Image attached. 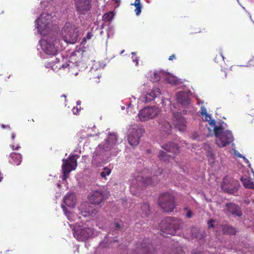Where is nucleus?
<instances>
[{"label":"nucleus","instance_id":"f3484780","mask_svg":"<svg viewBox=\"0 0 254 254\" xmlns=\"http://www.w3.org/2000/svg\"><path fill=\"white\" fill-rule=\"evenodd\" d=\"M104 199V195L102 191L94 190L90 192L89 200L92 204L98 205Z\"/></svg>","mask_w":254,"mask_h":254},{"label":"nucleus","instance_id":"cd10ccee","mask_svg":"<svg viewBox=\"0 0 254 254\" xmlns=\"http://www.w3.org/2000/svg\"><path fill=\"white\" fill-rule=\"evenodd\" d=\"M140 211L142 217H147L150 213V206L147 202H144L140 205Z\"/></svg>","mask_w":254,"mask_h":254},{"label":"nucleus","instance_id":"8fccbe9b","mask_svg":"<svg viewBox=\"0 0 254 254\" xmlns=\"http://www.w3.org/2000/svg\"><path fill=\"white\" fill-rule=\"evenodd\" d=\"M115 226L117 229H120L121 227L119 223H115Z\"/></svg>","mask_w":254,"mask_h":254},{"label":"nucleus","instance_id":"864d4df0","mask_svg":"<svg viewBox=\"0 0 254 254\" xmlns=\"http://www.w3.org/2000/svg\"><path fill=\"white\" fill-rule=\"evenodd\" d=\"M135 188V187L133 186V185H132L131 187H130V190L131 191H133V189Z\"/></svg>","mask_w":254,"mask_h":254},{"label":"nucleus","instance_id":"dca6fc26","mask_svg":"<svg viewBox=\"0 0 254 254\" xmlns=\"http://www.w3.org/2000/svg\"><path fill=\"white\" fill-rule=\"evenodd\" d=\"M227 211L235 217H240L243 215L241 207L238 204L230 202L225 204Z\"/></svg>","mask_w":254,"mask_h":254},{"label":"nucleus","instance_id":"c756f323","mask_svg":"<svg viewBox=\"0 0 254 254\" xmlns=\"http://www.w3.org/2000/svg\"><path fill=\"white\" fill-rule=\"evenodd\" d=\"M244 186L247 189L254 190V182L247 178L241 179Z\"/></svg>","mask_w":254,"mask_h":254},{"label":"nucleus","instance_id":"a211bd4d","mask_svg":"<svg viewBox=\"0 0 254 254\" xmlns=\"http://www.w3.org/2000/svg\"><path fill=\"white\" fill-rule=\"evenodd\" d=\"M176 97L178 102L184 106H187L190 103L189 94L188 92H179L177 93Z\"/></svg>","mask_w":254,"mask_h":254},{"label":"nucleus","instance_id":"4c0bfd02","mask_svg":"<svg viewBox=\"0 0 254 254\" xmlns=\"http://www.w3.org/2000/svg\"><path fill=\"white\" fill-rule=\"evenodd\" d=\"M93 36V34L91 32H88L86 36L82 39L83 42H86L87 40H90Z\"/></svg>","mask_w":254,"mask_h":254},{"label":"nucleus","instance_id":"aec40b11","mask_svg":"<svg viewBox=\"0 0 254 254\" xmlns=\"http://www.w3.org/2000/svg\"><path fill=\"white\" fill-rule=\"evenodd\" d=\"M191 237L192 239L200 240L204 239L205 232L196 227H192L190 230Z\"/></svg>","mask_w":254,"mask_h":254},{"label":"nucleus","instance_id":"4be33fe9","mask_svg":"<svg viewBox=\"0 0 254 254\" xmlns=\"http://www.w3.org/2000/svg\"><path fill=\"white\" fill-rule=\"evenodd\" d=\"M221 187L224 191L230 194H233L237 192L238 190L235 187H233L231 184H228V183L225 181L221 184Z\"/></svg>","mask_w":254,"mask_h":254},{"label":"nucleus","instance_id":"052dcab7","mask_svg":"<svg viewBox=\"0 0 254 254\" xmlns=\"http://www.w3.org/2000/svg\"><path fill=\"white\" fill-rule=\"evenodd\" d=\"M252 61H254V57L252 58Z\"/></svg>","mask_w":254,"mask_h":254},{"label":"nucleus","instance_id":"a19ab883","mask_svg":"<svg viewBox=\"0 0 254 254\" xmlns=\"http://www.w3.org/2000/svg\"><path fill=\"white\" fill-rule=\"evenodd\" d=\"M154 79H153V81L154 82L158 81V80H160V76H159V73L157 72H154Z\"/></svg>","mask_w":254,"mask_h":254},{"label":"nucleus","instance_id":"13d9d810","mask_svg":"<svg viewBox=\"0 0 254 254\" xmlns=\"http://www.w3.org/2000/svg\"><path fill=\"white\" fill-rule=\"evenodd\" d=\"M133 61H134V60H133ZM135 62H136V64H138V61L136 60V59L135 60Z\"/></svg>","mask_w":254,"mask_h":254},{"label":"nucleus","instance_id":"6e6552de","mask_svg":"<svg viewBox=\"0 0 254 254\" xmlns=\"http://www.w3.org/2000/svg\"><path fill=\"white\" fill-rule=\"evenodd\" d=\"M159 112V109L155 106L145 107L139 112L138 117L139 121L145 122L156 117Z\"/></svg>","mask_w":254,"mask_h":254},{"label":"nucleus","instance_id":"5701e85b","mask_svg":"<svg viewBox=\"0 0 254 254\" xmlns=\"http://www.w3.org/2000/svg\"><path fill=\"white\" fill-rule=\"evenodd\" d=\"M64 202L69 207H74L75 204V197L73 193L67 194L64 198Z\"/></svg>","mask_w":254,"mask_h":254},{"label":"nucleus","instance_id":"e2e57ef3","mask_svg":"<svg viewBox=\"0 0 254 254\" xmlns=\"http://www.w3.org/2000/svg\"><path fill=\"white\" fill-rule=\"evenodd\" d=\"M63 96L64 97V98L66 97V96L64 95Z\"/></svg>","mask_w":254,"mask_h":254},{"label":"nucleus","instance_id":"f704fd0d","mask_svg":"<svg viewBox=\"0 0 254 254\" xmlns=\"http://www.w3.org/2000/svg\"><path fill=\"white\" fill-rule=\"evenodd\" d=\"M208 123H209V125L211 126V127L213 128L214 134H215V128H221L223 127L222 124H220V125L219 126H216L215 120L214 119L213 120L211 119L210 121H208Z\"/></svg>","mask_w":254,"mask_h":254},{"label":"nucleus","instance_id":"37998d69","mask_svg":"<svg viewBox=\"0 0 254 254\" xmlns=\"http://www.w3.org/2000/svg\"><path fill=\"white\" fill-rule=\"evenodd\" d=\"M192 216V211L190 210H189L186 214V216L188 218H190Z\"/></svg>","mask_w":254,"mask_h":254},{"label":"nucleus","instance_id":"09e8293b","mask_svg":"<svg viewBox=\"0 0 254 254\" xmlns=\"http://www.w3.org/2000/svg\"><path fill=\"white\" fill-rule=\"evenodd\" d=\"M96 156L94 155L93 157V159H92V163L93 164H96L95 163V161H96Z\"/></svg>","mask_w":254,"mask_h":254},{"label":"nucleus","instance_id":"a18cd8bd","mask_svg":"<svg viewBox=\"0 0 254 254\" xmlns=\"http://www.w3.org/2000/svg\"><path fill=\"white\" fill-rule=\"evenodd\" d=\"M153 91H155V93L157 95V96L160 94V89L159 88L155 89Z\"/></svg>","mask_w":254,"mask_h":254},{"label":"nucleus","instance_id":"680f3d73","mask_svg":"<svg viewBox=\"0 0 254 254\" xmlns=\"http://www.w3.org/2000/svg\"><path fill=\"white\" fill-rule=\"evenodd\" d=\"M2 127L3 128H4V127H5L4 125H2Z\"/></svg>","mask_w":254,"mask_h":254},{"label":"nucleus","instance_id":"bf43d9fd","mask_svg":"<svg viewBox=\"0 0 254 254\" xmlns=\"http://www.w3.org/2000/svg\"><path fill=\"white\" fill-rule=\"evenodd\" d=\"M138 189L137 188H136V194L138 193Z\"/></svg>","mask_w":254,"mask_h":254},{"label":"nucleus","instance_id":"ea45409f","mask_svg":"<svg viewBox=\"0 0 254 254\" xmlns=\"http://www.w3.org/2000/svg\"><path fill=\"white\" fill-rule=\"evenodd\" d=\"M214 222H215V220L213 219H211L208 221L207 224H208V226L209 228H213L214 227V226L213 224Z\"/></svg>","mask_w":254,"mask_h":254},{"label":"nucleus","instance_id":"7c9ffc66","mask_svg":"<svg viewBox=\"0 0 254 254\" xmlns=\"http://www.w3.org/2000/svg\"><path fill=\"white\" fill-rule=\"evenodd\" d=\"M134 5L135 7L134 12L137 15H139L141 11V4L140 0H135L134 3Z\"/></svg>","mask_w":254,"mask_h":254},{"label":"nucleus","instance_id":"7ed1b4c3","mask_svg":"<svg viewBox=\"0 0 254 254\" xmlns=\"http://www.w3.org/2000/svg\"><path fill=\"white\" fill-rule=\"evenodd\" d=\"M62 36L66 43L74 44L78 38L77 27L70 23H66L63 29Z\"/></svg>","mask_w":254,"mask_h":254},{"label":"nucleus","instance_id":"49530a36","mask_svg":"<svg viewBox=\"0 0 254 254\" xmlns=\"http://www.w3.org/2000/svg\"><path fill=\"white\" fill-rule=\"evenodd\" d=\"M175 59H176V56L175 55H172L169 57V61H172Z\"/></svg>","mask_w":254,"mask_h":254},{"label":"nucleus","instance_id":"ddd939ff","mask_svg":"<svg viewBox=\"0 0 254 254\" xmlns=\"http://www.w3.org/2000/svg\"><path fill=\"white\" fill-rule=\"evenodd\" d=\"M173 121L175 128L181 131H184L187 129V121L184 117L180 113H174Z\"/></svg>","mask_w":254,"mask_h":254},{"label":"nucleus","instance_id":"2f4dec72","mask_svg":"<svg viewBox=\"0 0 254 254\" xmlns=\"http://www.w3.org/2000/svg\"><path fill=\"white\" fill-rule=\"evenodd\" d=\"M158 157L160 160L166 161L170 160L171 156L167 154V153L163 151H160Z\"/></svg>","mask_w":254,"mask_h":254},{"label":"nucleus","instance_id":"a878e982","mask_svg":"<svg viewBox=\"0 0 254 254\" xmlns=\"http://www.w3.org/2000/svg\"><path fill=\"white\" fill-rule=\"evenodd\" d=\"M9 157L10 158L9 161L13 165H18L21 162V155L19 153L15 152L11 153Z\"/></svg>","mask_w":254,"mask_h":254},{"label":"nucleus","instance_id":"72a5a7b5","mask_svg":"<svg viewBox=\"0 0 254 254\" xmlns=\"http://www.w3.org/2000/svg\"><path fill=\"white\" fill-rule=\"evenodd\" d=\"M111 172V170L108 167H104L103 171L101 172L100 175L102 178H106L107 176H109Z\"/></svg>","mask_w":254,"mask_h":254},{"label":"nucleus","instance_id":"f03ea898","mask_svg":"<svg viewBox=\"0 0 254 254\" xmlns=\"http://www.w3.org/2000/svg\"><path fill=\"white\" fill-rule=\"evenodd\" d=\"M163 171L159 169L153 176L151 175V172L148 169H144L141 172L140 175L136 176V182H141L145 186L154 185L158 183L160 180L159 177L162 174Z\"/></svg>","mask_w":254,"mask_h":254},{"label":"nucleus","instance_id":"9b49d317","mask_svg":"<svg viewBox=\"0 0 254 254\" xmlns=\"http://www.w3.org/2000/svg\"><path fill=\"white\" fill-rule=\"evenodd\" d=\"M144 132V129L141 127H137L130 129L127 138L128 143L132 146L138 145Z\"/></svg>","mask_w":254,"mask_h":254},{"label":"nucleus","instance_id":"79ce46f5","mask_svg":"<svg viewBox=\"0 0 254 254\" xmlns=\"http://www.w3.org/2000/svg\"><path fill=\"white\" fill-rule=\"evenodd\" d=\"M206 109L204 107H202L201 108V114L202 116H205L207 114Z\"/></svg>","mask_w":254,"mask_h":254},{"label":"nucleus","instance_id":"412c9836","mask_svg":"<svg viewBox=\"0 0 254 254\" xmlns=\"http://www.w3.org/2000/svg\"><path fill=\"white\" fill-rule=\"evenodd\" d=\"M161 147L169 152H172L175 154L179 153V149L178 146L175 143L169 142V143L164 144Z\"/></svg>","mask_w":254,"mask_h":254},{"label":"nucleus","instance_id":"f8f14e48","mask_svg":"<svg viewBox=\"0 0 254 254\" xmlns=\"http://www.w3.org/2000/svg\"><path fill=\"white\" fill-rule=\"evenodd\" d=\"M69 226L71 228H72L74 237L78 241H84L93 235L94 231L91 228L76 229L74 226L72 228L71 225H69Z\"/></svg>","mask_w":254,"mask_h":254},{"label":"nucleus","instance_id":"39448f33","mask_svg":"<svg viewBox=\"0 0 254 254\" xmlns=\"http://www.w3.org/2000/svg\"><path fill=\"white\" fill-rule=\"evenodd\" d=\"M158 204L164 211L167 212L173 211L176 207L174 196L166 192L160 195Z\"/></svg>","mask_w":254,"mask_h":254},{"label":"nucleus","instance_id":"2eb2a0df","mask_svg":"<svg viewBox=\"0 0 254 254\" xmlns=\"http://www.w3.org/2000/svg\"><path fill=\"white\" fill-rule=\"evenodd\" d=\"M79 209L81 214L84 217L88 216H94L99 211L100 208L93 206L88 203L84 202L81 204Z\"/></svg>","mask_w":254,"mask_h":254},{"label":"nucleus","instance_id":"c85d7f7f","mask_svg":"<svg viewBox=\"0 0 254 254\" xmlns=\"http://www.w3.org/2000/svg\"><path fill=\"white\" fill-rule=\"evenodd\" d=\"M62 208H63V210L66 216L67 219L70 221H74L76 220V219L77 218V216L76 215L72 212H70L67 211V208L64 205L62 204L61 205Z\"/></svg>","mask_w":254,"mask_h":254},{"label":"nucleus","instance_id":"9d476101","mask_svg":"<svg viewBox=\"0 0 254 254\" xmlns=\"http://www.w3.org/2000/svg\"><path fill=\"white\" fill-rule=\"evenodd\" d=\"M147 241L145 240L138 242L131 254H156V251Z\"/></svg>","mask_w":254,"mask_h":254},{"label":"nucleus","instance_id":"de8ad7c7","mask_svg":"<svg viewBox=\"0 0 254 254\" xmlns=\"http://www.w3.org/2000/svg\"><path fill=\"white\" fill-rule=\"evenodd\" d=\"M11 148L13 150H18L20 148V146H17L15 147L14 145H12Z\"/></svg>","mask_w":254,"mask_h":254},{"label":"nucleus","instance_id":"c03bdc74","mask_svg":"<svg viewBox=\"0 0 254 254\" xmlns=\"http://www.w3.org/2000/svg\"><path fill=\"white\" fill-rule=\"evenodd\" d=\"M204 116H205V119L204 120V121L208 122L209 121H210L211 120V117L208 114H206Z\"/></svg>","mask_w":254,"mask_h":254},{"label":"nucleus","instance_id":"f257e3e1","mask_svg":"<svg viewBox=\"0 0 254 254\" xmlns=\"http://www.w3.org/2000/svg\"><path fill=\"white\" fill-rule=\"evenodd\" d=\"M182 224L183 221L179 218L168 217L161 221L160 227L163 233L175 235Z\"/></svg>","mask_w":254,"mask_h":254},{"label":"nucleus","instance_id":"6e6d98bb","mask_svg":"<svg viewBox=\"0 0 254 254\" xmlns=\"http://www.w3.org/2000/svg\"><path fill=\"white\" fill-rule=\"evenodd\" d=\"M222 72H223V73H224V77H225V78H226L227 74H226V73H225V72L223 71H222Z\"/></svg>","mask_w":254,"mask_h":254},{"label":"nucleus","instance_id":"393cba45","mask_svg":"<svg viewBox=\"0 0 254 254\" xmlns=\"http://www.w3.org/2000/svg\"><path fill=\"white\" fill-rule=\"evenodd\" d=\"M161 125L162 126L161 131L163 136L168 135L171 133L172 127L168 122L163 121Z\"/></svg>","mask_w":254,"mask_h":254},{"label":"nucleus","instance_id":"20e7f679","mask_svg":"<svg viewBox=\"0 0 254 254\" xmlns=\"http://www.w3.org/2000/svg\"><path fill=\"white\" fill-rule=\"evenodd\" d=\"M216 143L220 147H224L234 140V137L231 131L223 130V127L215 129Z\"/></svg>","mask_w":254,"mask_h":254},{"label":"nucleus","instance_id":"423d86ee","mask_svg":"<svg viewBox=\"0 0 254 254\" xmlns=\"http://www.w3.org/2000/svg\"><path fill=\"white\" fill-rule=\"evenodd\" d=\"M79 157L78 155H69L67 159L63 160V180H66L70 173L76 169L77 166V159Z\"/></svg>","mask_w":254,"mask_h":254},{"label":"nucleus","instance_id":"4468645a","mask_svg":"<svg viewBox=\"0 0 254 254\" xmlns=\"http://www.w3.org/2000/svg\"><path fill=\"white\" fill-rule=\"evenodd\" d=\"M52 16L47 13H42L36 20V27L39 31L44 29L52 22Z\"/></svg>","mask_w":254,"mask_h":254},{"label":"nucleus","instance_id":"473e14b6","mask_svg":"<svg viewBox=\"0 0 254 254\" xmlns=\"http://www.w3.org/2000/svg\"><path fill=\"white\" fill-rule=\"evenodd\" d=\"M114 16L113 11H109L104 14L103 16V20L105 22H109L111 21Z\"/></svg>","mask_w":254,"mask_h":254},{"label":"nucleus","instance_id":"3c124183","mask_svg":"<svg viewBox=\"0 0 254 254\" xmlns=\"http://www.w3.org/2000/svg\"><path fill=\"white\" fill-rule=\"evenodd\" d=\"M15 133H12L11 134V139H12V140H14V138H15Z\"/></svg>","mask_w":254,"mask_h":254},{"label":"nucleus","instance_id":"e433bc0d","mask_svg":"<svg viewBox=\"0 0 254 254\" xmlns=\"http://www.w3.org/2000/svg\"><path fill=\"white\" fill-rule=\"evenodd\" d=\"M174 254H184L185 253L183 249V247L181 246L177 247L175 250L174 251Z\"/></svg>","mask_w":254,"mask_h":254},{"label":"nucleus","instance_id":"5fc2aeb1","mask_svg":"<svg viewBox=\"0 0 254 254\" xmlns=\"http://www.w3.org/2000/svg\"><path fill=\"white\" fill-rule=\"evenodd\" d=\"M80 103H81V102L80 101H77L76 102V104H77V105H80Z\"/></svg>","mask_w":254,"mask_h":254},{"label":"nucleus","instance_id":"b1692460","mask_svg":"<svg viewBox=\"0 0 254 254\" xmlns=\"http://www.w3.org/2000/svg\"><path fill=\"white\" fill-rule=\"evenodd\" d=\"M43 50L46 54L49 55L55 56L58 53V50L55 48V46L53 44L49 43L46 44Z\"/></svg>","mask_w":254,"mask_h":254},{"label":"nucleus","instance_id":"6ab92c4d","mask_svg":"<svg viewBox=\"0 0 254 254\" xmlns=\"http://www.w3.org/2000/svg\"><path fill=\"white\" fill-rule=\"evenodd\" d=\"M117 141V137L114 134L110 135L103 145V149L108 151L112 150L115 146Z\"/></svg>","mask_w":254,"mask_h":254},{"label":"nucleus","instance_id":"4d7b16f0","mask_svg":"<svg viewBox=\"0 0 254 254\" xmlns=\"http://www.w3.org/2000/svg\"><path fill=\"white\" fill-rule=\"evenodd\" d=\"M169 82H172V83H176V82L174 81V80H173V81H169Z\"/></svg>","mask_w":254,"mask_h":254},{"label":"nucleus","instance_id":"1a4fd4ad","mask_svg":"<svg viewBox=\"0 0 254 254\" xmlns=\"http://www.w3.org/2000/svg\"><path fill=\"white\" fill-rule=\"evenodd\" d=\"M92 0H73L75 9L79 15L90 13L92 8Z\"/></svg>","mask_w":254,"mask_h":254},{"label":"nucleus","instance_id":"bb28decb","mask_svg":"<svg viewBox=\"0 0 254 254\" xmlns=\"http://www.w3.org/2000/svg\"><path fill=\"white\" fill-rule=\"evenodd\" d=\"M222 230L224 234L227 235H235L237 232L236 229L229 224L223 225Z\"/></svg>","mask_w":254,"mask_h":254},{"label":"nucleus","instance_id":"c9c22d12","mask_svg":"<svg viewBox=\"0 0 254 254\" xmlns=\"http://www.w3.org/2000/svg\"><path fill=\"white\" fill-rule=\"evenodd\" d=\"M157 97V95L155 93V91H152L146 95L147 101H151Z\"/></svg>","mask_w":254,"mask_h":254},{"label":"nucleus","instance_id":"58836bf2","mask_svg":"<svg viewBox=\"0 0 254 254\" xmlns=\"http://www.w3.org/2000/svg\"><path fill=\"white\" fill-rule=\"evenodd\" d=\"M81 110V107H79V108L78 107H74L72 109V112L75 115H78L80 111Z\"/></svg>","mask_w":254,"mask_h":254},{"label":"nucleus","instance_id":"603ef678","mask_svg":"<svg viewBox=\"0 0 254 254\" xmlns=\"http://www.w3.org/2000/svg\"><path fill=\"white\" fill-rule=\"evenodd\" d=\"M219 58H221L223 59V60H224V57H223V55H222V53H220V55H219Z\"/></svg>","mask_w":254,"mask_h":254},{"label":"nucleus","instance_id":"0eeeda50","mask_svg":"<svg viewBox=\"0 0 254 254\" xmlns=\"http://www.w3.org/2000/svg\"><path fill=\"white\" fill-rule=\"evenodd\" d=\"M74 58V57L72 56L70 58L71 61H69L68 63L65 64H61L60 59L56 58L55 60H51L49 62L47 67H51L54 71H58L61 68L64 70L67 69L68 71H71L72 66H76L77 67L79 65V62L75 61L74 63L72 61Z\"/></svg>","mask_w":254,"mask_h":254}]
</instances>
